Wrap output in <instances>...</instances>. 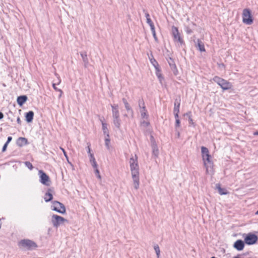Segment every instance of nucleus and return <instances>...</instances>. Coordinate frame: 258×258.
Instances as JSON below:
<instances>
[{"label":"nucleus","instance_id":"nucleus-13","mask_svg":"<svg viewBox=\"0 0 258 258\" xmlns=\"http://www.w3.org/2000/svg\"><path fill=\"white\" fill-rule=\"evenodd\" d=\"M28 97L26 95H21L17 97V102L20 106H22L27 100Z\"/></svg>","mask_w":258,"mask_h":258},{"label":"nucleus","instance_id":"nucleus-47","mask_svg":"<svg viewBox=\"0 0 258 258\" xmlns=\"http://www.w3.org/2000/svg\"><path fill=\"white\" fill-rule=\"evenodd\" d=\"M91 163L94 169L97 168V164L95 160L92 161Z\"/></svg>","mask_w":258,"mask_h":258},{"label":"nucleus","instance_id":"nucleus-14","mask_svg":"<svg viewBox=\"0 0 258 258\" xmlns=\"http://www.w3.org/2000/svg\"><path fill=\"white\" fill-rule=\"evenodd\" d=\"M234 247L238 250H241L243 249L244 243L241 240H237L233 245Z\"/></svg>","mask_w":258,"mask_h":258},{"label":"nucleus","instance_id":"nucleus-12","mask_svg":"<svg viewBox=\"0 0 258 258\" xmlns=\"http://www.w3.org/2000/svg\"><path fill=\"white\" fill-rule=\"evenodd\" d=\"M34 113L33 111H29L25 113V120L27 122H32L34 118Z\"/></svg>","mask_w":258,"mask_h":258},{"label":"nucleus","instance_id":"nucleus-29","mask_svg":"<svg viewBox=\"0 0 258 258\" xmlns=\"http://www.w3.org/2000/svg\"><path fill=\"white\" fill-rule=\"evenodd\" d=\"M138 105L140 109H145L146 106L144 101L143 98L139 99L138 100Z\"/></svg>","mask_w":258,"mask_h":258},{"label":"nucleus","instance_id":"nucleus-53","mask_svg":"<svg viewBox=\"0 0 258 258\" xmlns=\"http://www.w3.org/2000/svg\"><path fill=\"white\" fill-rule=\"evenodd\" d=\"M147 23L149 24V25H151L152 24H153V22H152L151 19H148L147 20Z\"/></svg>","mask_w":258,"mask_h":258},{"label":"nucleus","instance_id":"nucleus-25","mask_svg":"<svg viewBox=\"0 0 258 258\" xmlns=\"http://www.w3.org/2000/svg\"><path fill=\"white\" fill-rule=\"evenodd\" d=\"M201 152L202 157L210 154L208 149L204 146L201 147Z\"/></svg>","mask_w":258,"mask_h":258},{"label":"nucleus","instance_id":"nucleus-33","mask_svg":"<svg viewBox=\"0 0 258 258\" xmlns=\"http://www.w3.org/2000/svg\"><path fill=\"white\" fill-rule=\"evenodd\" d=\"M39 177H49V176L42 170L38 171Z\"/></svg>","mask_w":258,"mask_h":258},{"label":"nucleus","instance_id":"nucleus-50","mask_svg":"<svg viewBox=\"0 0 258 258\" xmlns=\"http://www.w3.org/2000/svg\"><path fill=\"white\" fill-rule=\"evenodd\" d=\"M87 144H88V146H87V152H88V153L89 155H90V154H92V153H91V148H90V146H91V145H90V143H88Z\"/></svg>","mask_w":258,"mask_h":258},{"label":"nucleus","instance_id":"nucleus-40","mask_svg":"<svg viewBox=\"0 0 258 258\" xmlns=\"http://www.w3.org/2000/svg\"><path fill=\"white\" fill-rule=\"evenodd\" d=\"M188 122L189 125H192L194 127L196 126L195 123L194 122L193 119H192V117H189L188 118Z\"/></svg>","mask_w":258,"mask_h":258},{"label":"nucleus","instance_id":"nucleus-3","mask_svg":"<svg viewBox=\"0 0 258 258\" xmlns=\"http://www.w3.org/2000/svg\"><path fill=\"white\" fill-rule=\"evenodd\" d=\"M204 165L206 168V171L209 175H212L213 173V163L211 161V156L210 154L205 156L202 157Z\"/></svg>","mask_w":258,"mask_h":258},{"label":"nucleus","instance_id":"nucleus-39","mask_svg":"<svg viewBox=\"0 0 258 258\" xmlns=\"http://www.w3.org/2000/svg\"><path fill=\"white\" fill-rule=\"evenodd\" d=\"M180 126V121L179 119L175 120V129Z\"/></svg>","mask_w":258,"mask_h":258},{"label":"nucleus","instance_id":"nucleus-48","mask_svg":"<svg viewBox=\"0 0 258 258\" xmlns=\"http://www.w3.org/2000/svg\"><path fill=\"white\" fill-rule=\"evenodd\" d=\"M179 112H173L175 120L179 119Z\"/></svg>","mask_w":258,"mask_h":258},{"label":"nucleus","instance_id":"nucleus-46","mask_svg":"<svg viewBox=\"0 0 258 258\" xmlns=\"http://www.w3.org/2000/svg\"><path fill=\"white\" fill-rule=\"evenodd\" d=\"M89 156H90V162H92V161H93L95 160V157L94 156L93 154H90V155H89Z\"/></svg>","mask_w":258,"mask_h":258},{"label":"nucleus","instance_id":"nucleus-64","mask_svg":"<svg viewBox=\"0 0 258 258\" xmlns=\"http://www.w3.org/2000/svg\"><path fill=\"white\" fill-rule=\"evenodd\" d=\"M255 214H256V215L258 214V210L256 212Z\"/></svg>","mask_w":258,"mask_h":258},{"label":"nucleus","instance_id":"nucleus-43","mask_svg":"<svg viewBox=\"0 0 258 258\" xmlns=\"http://www.w3.org/2000/svg\"><path fill=\"white\" fill-rule=\"evenodd\" d=\"M8 144H9L5 143V144L4 145V146L2 148V152H5L7 150V148Z\"/></svg>","mask_w":258,"mask_h":258},{"label":"nucleus","instance_id":"nucleus-36","mask_svg":"<svg viewBox=\"0 0 258 258\" xmlns=\"http://www.w3.org/2000/svg\"><path fill=\"white\" fill-rule=\"evenodd\" d=\"M60 149L62 151L63 155L65 156L66 159L67 160L68 163L69 164H70L71 165H72L71 163L69 160V157H68V156L67 153L66 151H65V150L62 147H60Z\"/></svg>","mask_w":258,"mask_h":258},{"label":"nucleus","instance_id":"nucleus-20","mask_svg":"<svg viewBox=\"0 0 258 258\" xmlns=\"http://www.w3.org/2000/svg\"><path fill=\"white\" fill-rule=\"evenodd\" d=\"M124 107H125L127 112H128V113L129 114H130L131 117L132 118H134V112L133 109L132 108V107L130 105L129 103H126L125 104H124Z\"/></svg>","mask_w":258,"mask_h":258},{"label":"nucleus","instance_id":"nucleus-2","mask_svg":"<svg viewBox=\"0 0 258 258\" xmlns=\"http://www.w3.org/2000/svg\"><path fill=\"white\" fill-rule=\"evenodd\" d=\"M213 80L219 85L223 90H228L231 89L232 86L231 83L218 76H215L213 78Z\"/></svg>","mask_w":258,"mask_h":258},{"label":"nucleus","instance_id":"nucleus-19","mask_svg":"<svg viewBox=\"0 0 258 258\" xmlns=\"http://www.w3.org/2000/svg\"><path fill=\"white\" fill-rule=\"evenodd\" d=\"M152 154L155 157H157L159 154V150L157 144L155 143H152Z\"/></svg>","mask_w":258,"mask_h":258},{"label":"nucleus","instance_id":"nucleus-35","mask_svg":"<svg viewBox=\"0 0 258 258\" xmlns=\"http://www.w3.org/2000/svg\"><path fill=\"white\" fill-rule=\"evenodd\" d=\"M52 87H53V89H54L55 91H58V92H60V94H59V98H60V97L61 96V95H62V93H63L61 89L57 88L56 87V84H54V83H53V84H52Z\"/></svg>","mask_w":258,"mask_h":258},{"label":"nucleus","instance_id":"nucleus-9","mask_svg":"<svg viewBox=\"0 0 258 258\" xmlns=\"http://www.w3.org/2000/svg\"><path fill=\"white\" fill-rule=\"evenodd\" d=\"M257 240V237L253 234H249L245 238L244 241L247 244H253Z\"/></svg>","mask_w":258,"mask_h":258},{"label":"nucleus","instance_id":"nucleus-10","mask_svg":"<svg viewBox=\"0 0 258 258\" xmlns=\"http://www.w3.org/2000/svg\"><path fill=\"white\" fill-rule=\"evenodd\" d=\"M111 107L112 108V118H117L119 117V112L118 110V104H113L111 105Z\"/></svg>","mask_w":258,"mask_h":258},{"label":"nucleus","instance_id":"nucleus-30","mask_svg":"<svg viewBox=\"0 0 258 258\" xmlns=\"http://www.w3.org/2000/svg\"><path fill=\"white\" fill-rule=\"evenodd\" d=\"M154 250H155V251L156 252V255H157V257H160V250L159 246L157 244H156V245H154Z\"/></svg>","mask_w":258,"mask_h":258},{"label":"nucleus","instance_id":"nucleus-34","mask_svg":"<svg viewBox=\"0 0 258 258\" xmlns=\"http://www.w3.org/2000/svg\"><path fill=\"white\" fill-rule=\"evenodd\" d=\"M134 186L136 189H138L139 186V178H135L134 180Z\"/></svg>","mask_w":258,"mask_h":258},{"label":"nucleus","instance_id":"nucleus-28","mask_svg":"<svg viewBox=\"0 0 258 258\" xmlns=\"http://www.w3.org/2000/svg\"><path fill=\"white\" fill-rule=\"evenodd\" d=\"M166 60H167L170 68L176 65L172 57H171L170 56L166 57Z\"/></svg>","mask_w":258,"mask_h":258},{"label":"nucleus","instance_id":"nucleus-1","mask_svg":"<svg viewBox=\"0 0 258 258\" xmlns=\"http://www.w3.org/2000/svg\"><path fill=\"white\" fill-rule=\"evenodd\" d=\"M130 167L132 177H138L139 176V165L138 163V157L136 155L130 159Z\"/></svg>","mask_w":258,"mask_h":258},{"label":"nucleus","instance_id":"nucleus-37","mask_svg":"<svg viewBox=\"0 0 258 258\" xmlns=\"http://www.w3.org/2000/svg\"><path fill=\"white\" fill-rule=\"evenodd\" d=\"M170 69L172 71L174 75L176 76L178 74V70L177 69L176 66L175 65V66H173L172 67L170 68Z\"/></svg>","mask_w":258,"mask_h":258},{"label":"nucleus","instance_id":"nucleus-51","mask_svg":"<svg viewBox=\"0 0 258 258\" xmlns=\"http://www.w3.org/2000/svg\"><path fill=\"white\" fill-rule=\"evenodd\" d=\"M141 123L144 125L145 126H148L150 125V122L148 121H143L141 122Z\"/></svg>","mask_w":258,"mask_h":258},{"label":"nucleus","instance_id":"nucleus-49","mask_svg":"<svg viewBox=\"0 0 258 258\" xmlns=\"http://www.w3.org/2000/svg\"><path fill=\"white\" fill-rule=\"evenodd\" d=\"M95 171L96 176H97V177H101V176L99 174V170L97 169V168H95Z\"/></svg>","mask_w":258,"mask_h":258},{"label":"nucleus","instance_id":"nucleus-55","mask_svg":"<svg viewBox=\"0 0 258 258\" xmlns=\"http://www.w3.org/2000/svg\"><path fill=\"white\" fill-rule=\"evenodd\" d=\"M122 102H123V103L124 105V104H125L126 103H128V102H127V100H126L125 98H123L122 99Z\"/></svg>","mask_w":258,"mask_h":258},{"label":"nucleus","instance_id":"nucleus-11","mask_svg":"<svg viewBox=\"0 0 258 258\" xmlns=\"http://www.w3.org/2000/svg\"><path fill=\"white\" fill-rule=\"evenodd\" d=\"M29 144L28 140L24 137H19L16 141V144L18 146L22 147Z\"/></svg>","mask_w":258,"mask_h":258},{"label":"nucleus","instance_id":"nucleus-41","mask_svg":"<svg viewBox=\"0 0 258 258\" xmlns=\"http://www.w3.org/2000/svg\"><path fill=\"white\" fill-rule=\"evenodd\" d=\"M143 12L145 13V17L146 18V19L147 20L148 19H150V15L149 14V13L147 12V10L144 9L143 10Z\"/></svg>","mask_w":258,"mask_h":258},{"label":"nucleus","instance_id":"nucleus-24","mask_svg":"<svg viewBox=\"0 0 258 258\" xmlns=\"http://www.w3.org/2000/svg\"><path fill=\"white\" fill-rule=\"evenodd\" d=\"M140 112H141V117L143 118L147 119L148 118L149 115H148V114L147 113V110L146 107H145V109H141Z\"/></svg>","mask_w":258,"mask_h":258},{"label":"nucleus","instance_id":"nucleus-5","mask_svg":"<svg viewBox=\"0 0 258 258\" xmlns=\"http://www.w3.org/2000/svg\"><path fill=\"white\" fill-rule=\"evenodd\" d=\"M243 23L247 25H251L253 22L251 11L248 9H244L242 13Z\"/></svg>","mask_w":258,"mask_h":258},{"label":"nucleus","instance_id":"nucleus-61","mask_svg":"<svg viewBox=\"0 0 258 258\" xmlns=\"http://www.w3.org/2000/svg\"><path fill=\"white\" fill-rule=\"evenodd\" d=\"M254 135H258V131H256L253 133Z\"/></svg>","mask_w":258,"mask_h":258},{"label":"nucleus","instance_id":"nucleus-59","mask_svg":"<svg viewBox=\"0 0 258 258\" xmlns=\"http://www.w3.org/2000/svg\"><path fill=\"white\" fill-rule=\"evenodd\" d=\"M176 132H177V136L178 138H179L180 137V133L179 131L177 130V128L175 130Z\"/></svg>","mask_w":258,"mask_h":258},{"label":"nucleus","instance_id":"nucleus-62","mask_svg":"<svg viewBox=\"0 0 258 258\" xmlns=\"http://www.w3.org/2000/svg\"><path fill=\"white\" fill-rule=\"evenodd\" d=\"M219 66L224 67V64L223 63H221L219 64Z\"/></svg>","mask_w":258,"mask_h":258},{"label":"nucleus","instance_id":"nucleus-23","mask_svg":"<svg viewBox=\"0 0 258 258\" xmlns=\"http://www.w3.org/2000/svg\"><path fill=\"white\" fill-rule=\"evenodd\" d=\"M51 190L49 189L48 192L45 194L44 200L46 202L50 201L53 198L52 195L49 192Z\"/></svg>","mask_w":258,"mask_h":258},{"label":"nucleus","instance_id":"nucleus-63","mask_svg":"<svg viewBox=\"0 0 258 258\" xmlns=\"http://www.w3.org/2000/svg\"><path fill=\"white\" fill-rule=\"evenodd\" d=\"M8 119H10L11 120V121H12V122L13 121V120L12 119H11V118H10L9 117H8Z\"/></svg>","mask_w":258,"mask_h":258},{"label":"nucleus","instance_id":"nucleus-27","mask_svg":"<svg viewBox=\"0 0 258 258\" xmlns=\"http://www.w3.org/2000/svg\"><path fill=\"white\" fill-rule=\"evenodd\" d=\"M40 182L42 184L47 186H49L51 184L50 178H41Z\"/></svg>","mask_w":258,"mask_h":258},{"label":"nucleus","instance_id":"nucleus-42","mask_svg":"<svg viewBox=\"0 0 258 258\" xmlns=\"http://www.w3.org/2000/svg\"><path fill=\"white\" fill-rule=\"evenodd\" d=\"M185 31L186 32V33L188 34H191L193 32L192 30L190 28H189L188 27H186Z\"/></svg>","mask_w":258,"mask_h":258},{"label":"nucleus","instance_id":"nucleus-4","mask_svg":"<svg viewBox=\"0 0 258 258\" xmlns=\"http://www.w3.org/2000/svg\"><path fill=\"white\" fill-rule=\"evenodd\" d=\"M171 30H172V35L173 36V41L175 42H177V43H179V44L181 46H182L183 45H184L185 42L179 32L178 28L174 26H172V28H171Z\"/></svg>","mask_w":258,"mask_h":258},{"label":"nucleus","instance_id":"nucleus-17","mask_svg":"<svg viewBox=\"0 0 258 258\" xmlns=\"http://www.w3.org/2000/svg\"><path fill=\"white\" fill-rule=\"evenodd\" d=\"M216 189L218 190V192L221 195H225L228 194V192L227 190L224 188L221 187L220 183H217L216 184Z\"/></svg>","mask_w":258,"mask_h":258},{"label":"nucleus","instance_id":"nucleus-8","mask_svg":"<svg viewBox=\"0 0 258 258\" xmlns=\"http://www.w3.org/2000/svg\"><path fill=\"white\" fill-rule=\"evenodd\" d=\"M52 210L61 214L66 213V208L64 206L62 203L57 201H54L53 202V208Z\"/></svg>","mask_w":258,"mask_h":258},{"label":"nucleus","instance_id":"nucleus-26","mask_svg":"<svg viewBox=\"0 0 258 258\" xmlns=\"http://www.w3.org/2000/svg\"><path fill=\"white\" fill-rule=\"evenodd\" d=\"M156 75L157 77H158L160 83H162V80H164V77H163L162 74H161V70H158L157 69V72H156Z\"/></svg>","mask_w":258,"mask_h":258},{"label":"nucleus","instance_id":"nucleus-15","mask_svg":"<svg viewBox=\"0 0 258 258\" xmlns=\"http://www.w3.org/2000/svg\"><path fill=\"white\" fill-rule=\"evenodd\" d=\"M80 55L82 58L84 67L86 68H87L89 64V60L87 57V52L85 51L82 52L80 53Z\"/></svg>","mask_w":258,"mask_h":258},{"label":"nucleus","instance_id":"nucleus-31","mask_svg":"<svg viewBox=\"0 0 258 258\" xmlns=\"http://www.w3.org/2000/svg\"><path fill=\"white\" fill-rule=\"evenodd\" d=\"M110 143V140L109 139V137H106V138L105 139V145L108 150L110 149V145H109Z\"/></svg>","mask_w":258,"mask_h":258},{"label":"nucleus","instance_id":"nucleus-44","mask_svg":"<svg viewBox=\"0 0 258 258\" xmlns=\"http://www.w3.org/2000/svg\"><path fill=\"white\" fill-rule=\"evenodd\" d=\"M151 32H152V33L153 34V37H154L155 40L157 41V36H156V34L155 29L152 30Z\"/></svg>","mask_w":258,"mask_h":258},{"label":"nucleus","instance_id":"nucleus-60","mask_svg":"<svg viewBox=\"0 0 258 258\" xmlns=\"http://www.w3.org/2000/svg\"><path fill=\"white\" fill-rule=\"evenodd\" d=\"M151 140L152 142L153 141H154L153 143H155L154 139V137H153V136H151Z\"/></svg>","mask_w":258,"mask_h":258},{"label":"nucleus","instance_id":"nucleus-32","mask_svg":"<svg viewBox=\"0 0 258 258\" xmlns=\"http://www.w3.org/2000/svg\"><path fill=\"white\" fill-rule=\"evenodd\" d=\"M151 56H152V58H150V57H149L150 61V62L151 63V64L153 66H158L157 61L153 57V56L152 54H151Z\"/></svg>","mask_w":258,"mask_h":258},{"label":"nucleus","instance_id":"nucleus-18","mask_svg":"<svg viewBox=\"0 0 258 258\" xmlns=\"http://www.w3.org/2000/svg\"><path fill=\"white\" fill-rule=\"evenodd\" d=\"M196 47L201 52H205L206 51L204 43L199 39L197 40Z\"/></svg>","mask_w":258,"mask_h":258},{"label":"nucleus","instance_id":"nucleus-22","mask_svg":"<svg viewBox=\"0 0 258 258\" xmlns=\"http://www.w3.org/2000/svg\"><path fill=\"white\" fill-rule=\"evenodd\" d=\"M113 122L115 127L119 130L121 124V120L119 117L113 118Z\"/></svg>","mask_w":258,"mask_h":258},{"label":"nucleus","instance_id":"nucleus-6","mask_svg":"<svg viewBox=\"0 0 258 258\" xmlns=\"http://www.w3.org/2000/svg\"><path fill=\"white\" fill-rule=\"evenodd\" d=\"M20 246L27 248L28 249H32L37 247L35 242L29 239H23L21 240L19 243Z\"/></svg>","mask_w":258,"mask_h":258},{"label":"nucleus","instance_id":"nucleus-45","mask_svg":"<svg viewBox=\"0 0 258 258\" xmlns=\"http://www.w3.org/2000/svg\"><path fill=\"white\" fill-rule=\"evenodd\" d=\"M183 116H187L189 118V117H191V112L188 111L183 114Z\"/></svg>","mask_w":258,"mask_h":258},{"label":"nucleus","instance_id":"nucleus-7","mask_svg":"<svg viewBox=\"0 0 258 258\" xmlns=\"http://www.w3.org/2000/svg\"><path fill=\"white\" fill-rule=\"evenodd\" d=\"M65 222H68V220L62 217L57 215H53L52 216V223L55 227H58Z\"/></svg>","mask_w":258,"mask_h":258},{"label":"nucleus","instance_id":"nucleus-56","mask_svg":"<svg viewBox=\"0 0 258 258\" xmlns=\"http://www.w3.org/2000/svg\"><path fill=\"white\" fill-rule=\"evenodd\" d=\"M155 69V70H156V72H157V69L158 70H160V68L159 67V64L158 63V66H153Z\"/></svg>","mask_w":258,"mask_h":258},{"label":"nucleus","instance_id":"nucleus-38","mask_svg":"<svg viewBox=\"0 0 258 258\" xmlns=\"http://www.w3.org/2000/svg\"><path fill=\"white\" fill-rule=\"evenodd\" d=\"M25 165L30 169H32L33 168L32 164L29 161L25 162Z\"/></svg>","mask_w":258,"mask_h":258},{"label":"nucleus","instance_id":"nucleus-21","mask_svg":"<svg viewBox=\"0 0 258 258\" xmlns=\"http://www.w3.org/2000/svg\"><path fill=\"white\" fill-rule=\"evenodd\" d=\"M101 122H102V130H103L104 135H105L107 137H109V131L107 128V123L103 122V121H101Z\"/></svg>","mask_w":258,"mask_h":258},{"label":"nucleus","instance_id":"nucleus-16","mask_svg":"<svg viewBox=\"0 0 258 258\" xmlns=\"http://www.w3.org/2000/svg\"><path fill=\"white\" fill-rule=\"evenodd\" d=\"M180 97L176 98L174 101V106L173 108V112H179V108L180 105Z\"/></svg>","mask_w":258,"mask_h":258},{"label":"nucleus","instance_id":"nucleus-58","mask_svg":"<svg viewBox=\"0 0 258 258\" xmlns=\"http://www.w3.org/2000/svg\"><path fill=\"white\" fill-rule=\"evenodd\" d=\"M4 114L3 113V112H1L0 111V120L3 119L4 118Z\"/></svg>","mask_w":258,"mask_h":258},{"label":"nucleus","instance_id":"nucleus-57","mask_svg":"<svg viewBox=\"0 0 258 258\" xmlns=\"http://www.w3.org/2000/svg\"><path fill=\"white\" fill-rule=\"evenodd\" d=\"M150 26V28H151V30H155V26H154V23L152 24V25H149Z\"/></svg>","mask_w":258,"mask_h":258},{"label":"nucleus","instance_id":"nucleus-54","mask_svg":"<svg viewBox=\"0 0 258 258\" xmlns=\"http://www.w3.org/2000/svg\"><path fill=\"white\" fill-rule=\"evenodd\" d=\"M17 122L19 124L21 125L22 121L19 116H18L17 118Z\"/></svg>","mask_w":258,"mask_h":258},{"label":"nucleus","instance_id":"nucleus-52","mask_svg":"<svg viewBox=\"0 0 258 258\" xmlns=\"http://www.w3.org/2000/svg\"><path fill=\"white\" fill-rule=\"evenodd\" d=\"M12 140V137L11 136H9L8 137L7 141L6 143H7V144H9V143L11 142Z\"/></svg>","mask_w":258,"mask_h":258}]
</instances>
